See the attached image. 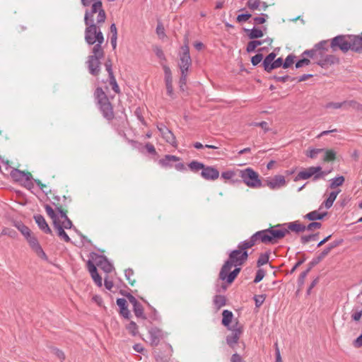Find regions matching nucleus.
<instances>
[{
    "instance_id": "nucleus-1",
    "label": "nucleus",
    "mask_w": 362,
    "mask_h": 362,
    "mask_svg": "<svg viewBox=\"0 0 362 362\" xmlns=\"http://www.w3.org/2000/svg\"><path fill=\"white\" fill-rule=\"evenodd\" d=\"M45 209L47 216L52 220L53 226L57 230L59 237L65 242H69L70 238L64 231V229H70L72 227V222L67 217V210L60 204L56 206L58 214L47 204L45 206Z\"/></svg>"
},
{
    "instance_id": "nucleus-2",
    "label": "nucleus",
    "mask_w": 362,
    "mask_h": 362,
    "mask_svg": "<svg viewBox=\"0 0 362 362\" xmlns=\"http://www.w3.org/2000/svg\"><path fill=\"white\" fill-rule=\"evenodd\" d=\"M247 251H241L239 249L233 250L229 256V259L224 264L219 276L222 280H226L228 284H231L239 274L240 269L236 268L230 272L233 266L241 265L247 259Z\"/></svg>"
},
{
    "instance_id": "nucleus-3",
    "label": "nucleus",
    "mask_w": 362,
    "mask_h": 362,
    "mask_svg": "<svg viewBox=\"0 0 362 362\" xmlns=\"http://www.w3.org/2000/svg\"><path fill=\"white\" fill-rule=\"evenodd\" d=\"M327 42L323 41L317 44L312 50L304 52L303 54L314 59L322 67H327L339 62V59L332 54H325Z\"/></svg>"
},
{
    "instance_id": "nucleus-4",
    "label": "nucleus",
    "mask_w": 362,
    "mask_h": 362,
    "mask_svg": "<svg viewBox=\"0 0 362 362\" xmlns=\"http://www.w3.org/2000/svg\"><path fill=\"white\" fill-rule=\"evenodd\" d=\"M106 20V13L102 1L93 4L85 11L84 21L86 25H102Z\"/></svg>"
},
{
    "instance_id": "nucleus-5",
    "label": "nucleus",
    "mask_w": 362,
    "mask_h": 362,
    "mask_svg": "<svg viewBox=\"0 0 362 362\" xmlns=\"http://www.w3.org/2000/svg\"><path fill=\"white\" fill-rule=\"evenodd\" d=\"M104 54L103 48L99 45L93 46L91 54L88 56L86 62L89 72L92 75L97 76L99 74L100 59L103 58Z\"/></svg>"
},
{
    "instance_id": "nucleus-6",
    "label": "nucleus",
    "mask_w": 362,
    "mask_h": 362,
    "mask_svg": "<svg viewBox=\"0 0 362 362\" xmlns=\"http://www.w3.org/2000/svg\"><path fill=\"white\" fill-rule=\"evenodd\" d=\"M85 40L88 45H99L102 47L104 42V36L100 30L102 25H86Z\"/></svg>"
},
{
    "instance_id": "nucleus-7",
    "label": "nucleus",
    "mask_w": 362,
    "mask_h": 362,
    "mask_svg": "<svg viewBox=\"0 0 362 362\" xmlns=\"http://www.w3.org/2000/svg\"><path fill=\"white\" fill-rule=\"evenodd\" d=\"M239 175L245 185L250 188L257 189L263 186L259 175L251 168L240 170Z\"/></svg>"
},
{
    "instance_id": "nucleus-8",
    "label": "nucleus",
    "mask_w": 362,
    "mask_h": 362,
    "mask_svg": "<svg viewBox=\"0 0 362 362\" xmlns=\"http://www.w3.org/2000/svg\"><path fill=\"white\" fill-rule=\"evenodd\" d=\"M95 97L100 105L103 115L110 119L113 117V110L111 103H110L106 94L101 88H97L95 91Z\"/></svg>"
},
{
    "instance_id": "nucleus-9",
    "label": "nucleus",
    "mask_w": 362,
    "mask_h": 362,
    "mask_svg": "<svg viewBox=\"0 0 362 362\" xmlns=\"http://www.w3.org/2000/svg\"><path fill=\"white\" fill-rule=\"evenodd\" d=\"M325 173L324 172H322L321 167L313 166L308 168H305L300 171L296 175L295 181H298L300 180H307L310 178L311 177H313V179L316 180L323 177Z\"/></svg>"
},
{
    "instance_id": "nucleus-10",
    "label": "nucleus",
    "mask_w": 362,
    "mask_h": 362,
    "mask_svg": "<svg viewBox=\"0 0 362 362\" xmlns=\"http://www.w3.org/2000/svg\"><path fill=\"white\" fill-rule=\"evenodd\" d=\"M182 53L180 56V64L179 66L182 73L187 71L189 67L192 64L191 57L189 55V49L188 46V38L187 37L185 39V45L181 47Z\"/></svg>"
},
{
    "instance_id": "nucleus-11",
    "label": "nucleus",
    "mask_w": 362,
    "mask_h": 362,
    "mask_svg": "<svg viewBox=\"0 0 362 362\" xmlns=\"http://www.w3.org/2000/svg\"><path fill=\"white\" fill-rule=\"evenodd\" d=\"M351 35H339L334 37L331 42V47L333 50L339 48L343 52L351 49Z\"/></svg>"
},
{
    "instance_id": "nucleus-12",
    "label": "nucleus",
    "mask_w": 362,
    "mask_h": 362,
    "mask_svg": "<svg viewBox=\"0 0 362 362\" xmlns=\"http://www.w3.org/2000/svg\"><path fill=\"white\" fill-rule=\"evenodd\" d=\"M264 183L267 187L272 190L281 189L287 184L285 177L282 175H276L273 177H267L264 180Z\"/></svg>"
},
{
    "instance_id": "nucleus-13",
    "label": "nucleus",
    "mask_w": 362,
    "mask_h": 362,
    "mask_svg": "<svg viewBox=\"0 0 362 362\" xmlns=\"http://www.w3.org/2000/svg\"><path fill=\"white\" fill-rule=\"evenodd\" d=\"M164 74H165V88L167 91V94L171 98H175V93L173 88V76H172V72L170 69L166 66L164 65L163 66Z\"/></svg>"
},
{
    "instance_id": "nucleus-14",
    "label": "nucleus",
    "mask_w": 362,
    "mask_h": 362,
    "mask_svg": "<svg viewBox=\"0 0 362 362\" xmlns=\"http://www.w3.org/2000/svg\"><path fill=\"white\" fill-rule=\"evenodd\" d=\"M162 137L173 146H177L176 138L171 131H170L165 126L158 127Z\"/></svg>"
},
{
    "instance_id": "nucleus-15",
    "label": "nucleus",
    "mask_w": 362,
    "mask_h": 362,
    "mask_svg": "<svg viewBox=\"0 0 362 362\" xmlns=\"http://www.w3.org/2000/svg\"><path fill=\"white\" fill-rule=\"evenodd\" d=\"M202 177L207 180H216L219 177V172L217 169L211 166H204L201 173Z\"/></svg>"
},
{
    "instance_id": "nucleus-16",
    "label": "nucleus",
    "mask_w": 362,
    "mask_h": 362,
    "mask_svg": "<svg viewBox=\"0 0 362 362\" xmlns=\"http://www.w3.org/2000/svg\"><path fill=\"white\" fill-rule=\"evenodd\" d=\"M247 8L254 11H266L268 8V4L266 2L262 1L261 0H249L247 2Z\"/></svg>"
},
{
    "instance_id": "nucleus-17",
    "label": "nucleus",
    "mask_w": 362,
    "mask_h": 362,
    "mask_svg": "<svg viewBox=\"0 0 362 362\" xmlns=\"http://www.w3.org/2000/svg\"><path fill=\"white\" fill-rule=\"evenodd\" d=\"M162 337V331L158 328H152L149 331V341L153 346L158 345Z\"/></svg>"
},
{
    "instance_id": "nucleus-18",
    "label": "nucleus",
    "mask_w": 362,
    "mask_h": 362,
    "mask_svg": "<svg viewBox=\"0 0 362 362\" xmlns=\"http://www.w3.org/2000/svg\"><path fill=\"white\" fill-rule=\"evenodd\" d=\"M255 237H257V240L261 241L263 243H274L272 235H270L269 230H263L261 231H258L255 233Z\"/></svg>"
},
{
    "instance_id": "nucleus-19",
    "label": "nucleus",
    "mask_w": 362,
    "mask_h": 362,
    "mask_svg": "<svg viewBox=\"0 0 362 362\" xmlns=\"http://www.w3.org/2000/svg\"><path fill=\"white\" fill-rule=\"evenodd\" d=\"M351 50L355 52H362V35H351Z\"/></svg>"
},
{
    "instance_id": "nucleus-20",
    "label": "nucleus",
    "mask_w": 362,
    "mask_h": 362,
    "mask_svg": "<svg viewBox=\"0 0 362 362\" xmlns=\"http://www.w3.org/2000/svg\"><path fill=\"white\" fill-rule=\"evenodd\" d=\"M34 219L39 226L45 233L50 234L52 233L48 224L47 223L45 218L42 215H35Z\"/></svg>"
},
{
    "instance_id": "nucleus-21",
    "label": "nucleus",
    "mask_w": 362,
    "mask_h": 362,
    "mask_svg": "<svg viewBox=\"0 0 362 362\" xmlns=\"http://www.w3.org/2000/svg\"><path fill=\"white\" fill-rule=\"evenodd\" d=\"M270 232V235L272 237L274 242L276 240L281 239L284 238L288 233V230L286 228L281 229H269Z\"/></svg>"
},
{
    "instance_id": "nucleus-22",
    "label": "nucleus",
    "mask_w": 362,
    "mask_h": 362,
    "mask_svg": "<svg viewBox=\"0 0 362 362\" xmlns=\"http://www.w3.org/2000/svg\"><path fill=\"white\" fill-rule=\"evenodd\" d=\"M257 241V237H255V234H254L250 239L241 243L238 246V249L241 251H246V250L255 245Z\"/></svg>"
},
{
    "instance_id": "nucleus-23",
    "label": "nucleus",
    "mask_w": 362,
    "mask_h": 362,
    "mask_svg": "<svg viewBox=\"0 0 362 362\" xmlns=\"http://www.w3.org/2000/svg\"><path fill=\"white\" fill-rule=\"evenodd\" d=\"M340 192V190L337 191V192H332L328 197L327 198V199L322 204V205L320 206L319 209L320 210L322 206H324L326 209H329L334 202L335 201L337 195L339 194V193Z\"/></svg>"
},
{
    "instance_id": "nucleus-24",
    "label": "nucleus",
    "mask_w": 362,
    "mask_h": 362,
    "mask_svg": "<svg viewBox=\"0 0 362 362\" xmlns=\"http://www.w3.org/2000/svg\"><path fill=\"white\" fill-rule=\"evenodd\" d=\"M117 304L120 308V313L125 317H128L129 311L127 306V300L124 298H118L117 300Z\"/></svg>"
},
{
    "instance_id": "nucleus-25",
    "label": "nucleus",
    "mask_w": 362,
    "mask_h": 362,
    "mask_svg": "<svg viewBox=\"0 0 362 362\" xmlns=\"http://www.w3.org/2000/svg\"><path fill=\"white\" fill-rule=\"evenodd\" d=\"M276 57V54L274 53H270L264 60V69L267 72H270L272 70V66H273V62H274V59Z\"/></svg>"
},
{
    "instance_id": "nucleus-26",
    "label": "nucleus",
    "mask_w": 362,
    "mask_h": 362,
    "mask_svg": "<svg viewBox=\"0 0 362 362\" xmlns=\"http://www.w3.org/2000/svg\"><path fill=\"white\" fill-rule=\"evenodd\" d=\"M233 330V332L232 334V336L228 337V338L227 339L228 343L230 345L237 343V341L239 339V336H240V333L242 332V327L238 326L237 328H234Z\"/></svg>"
},
{
    "instance_id": "nucleus-27",
    "label": "nucleus",
    "mask_w": 362,
    "mask_h": 362,
    "mask_svg": "<svg viewBox=\"0 0 362 362\" xmlns=\"http://www.w3.org/2000/svg\"><path fill=\"white\" fill-rule=\"evenodd\" d=\"M223 320L222 323L224 326L229 327L230 329H232V327H230V323L232 322L233 315L232 312L225 310H223Z\"/></svg>"
},
{
    "instance_id": "nucleus-28",
    "label": "nucleus",
    "mask_w": 362,
    "mask_h": 362,
    "mask_svg": "<svg viewBox=\"0 0 362 362\" xmlns=\"http://www.w3.org/2000/svg\"><path fill=\"white\" fill-rule=\"evenodd\" d=\"M33 252L41 259L47 261L48 259L47 255L44 252L40 243L36 245L32 249Z\"/></svg>"
},
{
    "instance_id": "nucleus-29",
    "label": "nucleus",
    "mask_w": 362,
    "mask_h": 362,
    "mask_svg": "<svg viewBox=\"0 0 362 362\" xmlns=\"http://www.w3.org/2000/svg\"><path fill=\"white\" fill-rule=\"evenodd\" d=\"M327 214V212L320 213L317 211H313L306 214L305 218L310 221L320 220Z\"/></svg>"
},
{
    "instance_id": "nucleus-30",
    "label": "nucleus",
    "mask_w": 362,
    "mask_h": 362,
    "mask_svg": "<svg viewBox=\"0 0 362 362\" xmlns=\"http://www.w3.org/2000/svg\"><path fill=\"white\" fill-rule=\"evenodd\" d=\"M179 160L180 158L175 156L167 155L164 158L159 160V164L163 167H167L169 165L170 162H177Z\"/></svg>"
},
{
    "instance_id": "nucleus-31",
    "label": "nucleus",
    "mask_w": 362,
    "mask_h": 362,
    "mask_svg": "<svg viewBox=\"0 0 362 362\" xmlns=\"http://www.w3.org/2000/svg\"><path fill=\"white\" fill-rule=\"evenodd\" d=\"M15 226L18 229L19 231H21V233L25 236L26 239L28 237L33 235L31 234L30 230L23 223H16Z\"/></svg>"
},
{
    "instance_id": "nucleus-32",
    "label": "nucleus",
    "mask_w": 362,
    "mask_h": 362,
    "mask_svg": "<svg viewBox=\"0 0 362 362\" xmlns=\"http://www.w3.org/2000/svg\"><path fill=\"white\" fill-rule=\"evenodd\" d=\"M288 229L292 231L299 233L304 231L306 229V227L298 222H293L288 225Z\"/></svg>"
},
{
    "instance_id": "nucleus-33",
    "label": "nucleus",
    "mask_w": 362,
    "mask_h": 362,
    "mask_svg": "<svg viewBox=\"0 0 362 362\" xmlns=\"http://www.w3.org/2000/svg\"><path fill=\"white\" fill-rule=\"evenodd\" d=\"M336 159V153L332 149L326 150L325 152V157L323 160L325 162L334 161Z\"/></svg>"
},
{
    "instance_id": "nucleus-34",
    "label": "nucleus",
    "mask_w": 362,
    "mask_h": 362,
    "mask_svg": "<svg viewBox=\"0 0 362 362\" xmlns=\"http://www.w3.org/2000/svg\"><path fill=\"white\" fill-rule=\"evenodd\" d=\"M324 150L322 148H310L305 151V155L310 158H317V155L322 153Z\"/></svg>"
},
{
    "instance_id": "nucleus-35",
    "label": "nucleus",
    "mask_w": 362,
    "mask_h": 362,
    "mask_svg": "<svg viewBox=\"0 0 362 362\" xmlns=\"http://www.w3.org/2000/svg\"><path fill=\"white\" fill-rule=\"evenodd\" d=\"M263 31L261 29L257 28H253L249 33V37L250 39L260 38L263 37Z\"/></svg>"
},
{
    "instance_id": "nucleus-36",
    "label": "nucleus",
    "mask_w": 362,
    "mask_h": 362,
    "mask_svg": "<svg viewBox=\"0 0 362 362\" xmlns=\"http://www.w3.org/2000/svg\"><path fill=\"white\" fill-rule=\"evenodd\" d=\"M134 312L136 317L144 318L143 306L139 303H136L133 306Z\"/></svg>"
},
{
    "instance_id": "nucleus-37",
    "label": "nucleus",
    "mask_w": 362,
    "mask_h": 362,
    "mask_svg": "<svg viewBox=\"0 0 362 362\" xmlns=\"http://www.w3.org/2000/svg\"><path fill=\"white\" fill-rule=\"evenodd\" d=\"M1 235H7L11 238H16L17 237V233L16 230L8 228H4L1 232Z\"/></svg>"
},
{
    "instance_id": "nucleus-38",
    "label": "nucleus",
    "mask_w": 362,
    "mask_h": 362,
    "mask_svg": "<svg viewBox=\"0 0 362 362\" xmlns=\"http://www.w3.org/2000/svg\"><path fill=\"white\" fill-rule=\"evenodd\" d=\"M262 45V41H259V40H254V41H251L248 44H247V51L248 52H253L255 51V49L258 47V46H260Z\"/></svg>"
},
{
    "instance_id": "nucleus-39",
    "label": "nucleus",
    "mask_w": 362,
    "mask_h": 362,
    "mask_svg": "<svg viewBox=\"0 0 362 362\" xmlns=\"http://www.w3.org/2000/svg\"><path fill=\"white\" fill-rule=\"evenodd\" d=\"M236 175L234 170H226L221 173V177L225 180H232Z\"/></svg>"
},
{
    "instance_id": "nucleus-40",
    "label": "nucleus",
    "mask_w": 362,
    "mask_h": 362,
    "mask_svg": "<svg viewBox=\"0 0 362 362\" xmlns=\"http://www.w3.org/2000/svg\"><path fill=\"white\" fill-rule=\"evenodd\" d=\"M127 329L133 336L138 334V327L134 322H130L127 326Z\"/></svg>"
},
{
    "instance_id": "nucleus-41",
    "label": "nucleus",
    "mask_w": 362,
    "mask_h": 362,
    "mask_svg": "<svg viewBox=\"0 0 362 362\" xmlns=\"http://www.w3.org/2000/svg\"><path fill=\"white\" fill-rule=\"evenodd\" d=\"M345 105H346V102H343V103L330 102V103H328L326 104L325 108L337 110V109H339V108L342 107Z\"/></svg>"
},
{
    "instance_id": "nucleus-42",
    "label": "nucleus",
    "mask_w": 362,
    "mask_h": 362,
    "mask_svg": "<svg viewBox=\"0 0 362 362\" xmlns=\"http://www.w3.org/2000/svg\"><path fill=\"white\" fill-rule=\"evenodd\" d=\"M204 165L197 161H192L189 163V167L192 170L198 171L202 170L204 168Z\"/></svg>"
},
{
    "instance_id": "nucleus-43",
    "label": "nucleus",
    "mask_w": 362,
    "mask_h": 362,
    "mask_svg": "<svg viewBox=\"0 0 362 362\" xmlns=\"http://www.w3.org/2000/svg\"><path fill=\"white\" fill-rule=\"evenodd\" d=\"M344 182V177L343 176H339L334 179L330 185L331 188H334L338 186L342 185Z\"/></svg>"
},
{
    "instance_id": "nucleus-44",
    "label": "nucleus",
    "mask_w": 362,
    "mask_h": 362,
    "mask_svg": "<svg viewBox=\"0 0 362 362\" xmlns=\"http://www.w3.org/2000/svg\"><path fill=\"white\" fill-rule=\"evenodd\" d=\"M252 17V15L249 13H243L240 15H238L236 18V21L238 23H243L247 21L250 18Z\"/></svg>"
},
{
    "instance_id": "nucleus-45",
    "label": "nucleus",
    "mask_w": 362,
    "mask_h": 362,
    "mask_svg": "<svg viewBox=\"0 0 362 362\" xmlns=\"http://www.w3.org/2000/svg\"><path fill=\"white\" fill-rule=\"evenodd\" d=\"M269 261V255L267 254H262L258 260H257V266L260 267L265 264H267Z\"/></svg>"
},
{
    "instance_id": "nucleus-46",
    "label": "nucleus",
    "mask_w": 362,
    "mask_h": 362,
    "mask_svg": "<svg viewBox=\"0 0 362 362\" xmlns=\"http://www.w3.org/2000/svg\"><path fill=\"white\" fill-rule=\"evenodd\" d=\"M100 266L105 272L109 273L112 270V266L106 260L101 261Z\"/></svg>"
},
{
    "instance_id": "nucleus-47",
    "label": "nucleus",
    "mask_w": 362,
    "mask_h": 362,
    "mask_svg": "<svg viewBox=\"0 0 362 362\" xmlns=\"http://www.w3.org/2000/svg\"><path fill=\"white\" fill-rule=\"evenodd\" d=\"M214 303L219 308L225 305V298L222 296H217L214 298Z\"/></svg>"
},
{
    "instance_id": "nucleus-48",
    "label": "nucleus",
    "mask_w": 362,
    "mask_h": 362,
    "mask_svg": "<svg viewBox=\"0 0 362 362\" xmlns=\"http://www.w3.org/2000/svg\"><path fill=\"white\" fill-rule=\"evenodd\" d=\"M110 86H112V90L115 93H119V86L117 85V83L116 82V80H115L114 76L110 77Z\"/></svg>"
},
{
    "instance_id": "nucleus-49",
    "label": "nucleus",
    "mask_w": 362,
    "mask_h": 362,
    "mask_svg": "<svg viewBox=\"0 0 362 362\" xmlns=\"http://www.w3.org/2000/svg\"><path fill=\"white\" fill-rule=\"evenodd\" d=\"M156 33L160 38H164L165 37V29L162 24L159 23L156 28Z\"/></svg>"
},
{
    "instance_id": "nucleus-50",
    "label": "nucleus",
    "mask_w": 362,
    "mask_h": 362,
    "mask_svg": "<svg viewBox=\"0 0 362 362\" xmlns=\"http://www.w3.org/2000/svg\"><path fill=\"white\" fill-rule=\"evenodd\" d=\"M35 183L37 186L40 187V189L46 194H49L51 192L50 189H48L47 186L45 184H43L40 180H35Z\"/></svg>"
},
{
    "instance_id": "nucleus-51",
    "label": "nucleus",
    "mask_w": 362,
    "mask_h": 362,
    "mask_svg": "<svg viewBox=\"0 0 362 362\" xmlns=\"http://www.w3.org/2000/svg\"><path fill=\"white\" fill-rule=\"evenodd\" d=\"M264 276H265V272L263 269H259L257 272L254 282L255 283L259 282L260 281L262 280V279L264 277Z\"/></svg>"
},
{
    "instance_id": "nucleus-52",
    "label": "nucleus",
    "mask_w": 362,
    "mask_h": 362,
    "mask_svg": "<svg viewBox=\"0 0 362 362\" xmlns=\"http://www.w3.org/2000/svg\"><path fill=\"white\" fill-rule=\"evenodd\" d=\"M26 240H27V241L29 244V246L30 247L31 249L33 247L36 246V245H37L39 243L37 239L34 235L28 237V238Z\"/></svg>"
},
{
    "instance_id": "nucleus-53",
    "label": "nucleus",
    "mask_w": 362,
    "mask_h": 362,
    "mask_svg": "<svg viewBox=\"0 0 362 362\" xmlns=\"http://www.w3.org/2000/svg\"><path fill=\"white\" fill-rule=\"evenodd\" d=\"M294 62V57L291 55H288L283 64V67L284 69L288 68L291 65H292Z\"/></svg>"
},
{
    "instance_id": "nucleus-54",
    "label": "nucleus",
    "mask_w": 362,
    "mask_h": 362,
    "mask_svg": "<svg viewBox=\"0 0 362 362\" xmlns=\"http://www.w3.org/2000/svg\"><path fill=\"white\" fill-rule=\"evenodd\" d=\"M53 353L61 361H64L65 359V354L62 350L59 349H54L53 350Z\"/></svg>"
},
{
    "instance_id": "nucleus-55",
    "label": "nucleus",
    "mask_w": 362,
    "mask_h": 362,
    "mask_svg": "<svg viewBox=\"0 0 362 362\" xmlns=\"http://www.w3.org/2000/svg\"><path fill=\"white\" fill-rule=\"evenodd\" d=\"M263 59L262 54H257L252 57L251 62L253 65H257Z\"/></svg>"
},
{
    "instance_id": "nucleus-56",
    "label": "nucleus",
    "mask_w": 362,
    "mask_h": 362,
    "mask_svg": "<svg viewBox=\"0 0 362 362\" xmlns=\"http://www.w3.org/2000/svg\"><path fill=\"white\" fill-rule=\"evenodd\" d=\"M265 296L264 295H259L255 297V305L257 307H259L264 301Z\"/></svg>"
},
{
    "instance_id": "nucleus-57",
    "label": "nucleus",
    "mask_w": 362,
    "mask_h": 362,
    "mask_svg": "<svg viewBox=\"0 0 362 362\" xmlns=\"http://www.w3.org/2000/svg\"><path fill=\"white\" fill-rule=\"evenodd\" d=\"M91 277L98 286H102V278L99 276L98 272H95L93 274H91Z\"/></svg>"
},
{
    "instance_id": "nucleus-58",
    "label": "nucleus",
    "mask_w": 362,
    "mask_h": 362,
    "mask_svg": "<svg viewBox=\"0 0 362 362\" xmlns=\"http://www.w3.org/2000/svg\"><path fill=\"white\" fill-rule=\"evenodd\" d=\"M337 245V244H331L330 245H329L326 249H325L321 255H320V257L321 258H323L325 257L326 255H327L329 254V252L331 251L332 249H333L334 247H335Z\"/></svg>"
},
{
    "instance_id": "nucleus-59",
    "label": "nucleus",
    "mask_w": 362,
    "mask_h": 362,
    "mask_svg": "<svg viewBox=\"0 0 362 362\" xmlns=\"http://www.w3.org/2000/svg\"><path fill=\"white\" fill-rule=\"evenodd\" d=\"M310 60L308 59H300L299 60L296 64V68H300V67H303V66H306V65H308L310 64Z\"/></svg>"
},
{
    "instance_id": "nucleus-60",
    "label": "nucleus",
    "mask_w": 362,
    "mask_h": 362,
    "mask_svg": "<svg viewBox=\"0 0 362 362\" xmlns=\"http://www.w3.org/2000/svg\"><path fill=\"white\" fill-rule=\"evenodd\" d=\"M321 227V223L317 222H313L310 223L307 227L306 229L309 230H313L315 229H319Z\"/></svg>"
},
{
    "instance_id": "nucleus-61",
    "label": "nucleus",
    "mask_w": 362,
    "mask_h": 362,
    "mask_svg": "<svg viewBox=\"0 0 362 362\" xmlns=\"http://www.w3.org/2000/svg\"><path fill=\"white\" fill-rule=\"evenodd\" d=\"M268 16L267 14H264V16L255 17L254 22L255 24H263L266 22V18Z\"/></svg>"
},
{
    "instance_id": "nucleus-62",
    "label": "nucleus",
    "mask_w": 362,
    "mask_h": 362,
    "mask_svg": "<svg viewBox=\"0 0 362 362\" xmlns=\"http://www.w3.org/2000/svg\"><path fill=\"white\" fill-rule=\"evenodd\" d=\"M105 67H106V70L108 72L109 74V76H113V73H112V63H111V61L110 60H108L105 62Z\"/></svg>"
},
{
    "instance_id": "nucleus-63",
    "label": "nucleus",
    "mask_w": 362,
    "mask_h": 362,
    "mask_svg": "<svg viewBox=\"0 0 362 362\" xmlns=\"http://www.w3.org/2000/svg\"><path fill=\"white\" fill-rule=\"evenodd\" d=\"M354 344L356 347L362 346V334L357 337V339L354 341Z\"/></svg>"
},
{
    "instance_id": "nucleus-64",
    "label": "nucleus",
    "mask_w": 362,
    "mask_h": 362,
    "mask_svg": "<svg viewBox=\"0 0 362 362\" xmlns=\"http://www.w3.org/2000/svg\"><path fill=\"white\" fill-rule=\"evenodd\" d=\"M231 362H243V361L238 354H233L231 357Z\"/></svg>"
}]
</instances>
